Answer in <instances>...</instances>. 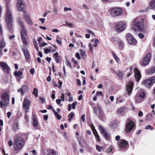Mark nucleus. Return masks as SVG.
<instances>
[{"label": "nucleus", "mask_w": 155, "mask_h": 155, "mask_svg": "<svg viewBox=\"0 0 155 155\" xmlns=\"http://www.w3.org/2000/svg\"><path fill=\"white\" fill-rule=\"evenodd\" d=\"M5 20L8 29L11 32L14 28L13 20L11 8L8 5H7L6 10Z\"/></svg>", "instance_id": "nucleus-1"}, {"label": "nucleus", "mask_w": 155, "mask_h": 155, "mask_svg": "<svg viewBox=\"0 0 155 155\" xmlns=\"http://www.w3.org/2000/svg\"><path fill=\"white\" fill-rule=\"evenodd\" d=\"M18 23L21 27V37L23 44L25 45H27L28 43L27 40L28 38V34L25 29V26L20 18L18 19Z\"/></svg>", "instance_id": "nucleus-2"}, {"label": "nucleus", "mask_w": 155, "mask_h": 155, "mask_svg": "<svg viewBox=\"0 0 155 155\" xmlns=\"http://www.w3.org/2000/svg\"><path fill=\"white\" fill-rule=\"evenodd\" d=\"M25 143L24 140L18 137L15 138L14 140V147L15 150H18L21 149Z\"/></svg>", "instance_id": "nucleus-3"}, {"label": "nucleus", "mask_w": 155, "mask_h": 155, "mask_svg": "<svg viewBox=\"0 0 155 155\" xmlns=\"http://www.w3.org/2000/svg\"><path fill=\"white\" fill-rule=\"evenodd\" d=\"M111 15L114 17H117L121 15L123 13L121 8L115 7L110 8V10Z\"/></svg>", "instance_id": "nucleus-4"}, {"label": "nucleus", "mask_w": 155, "mask_h": 155, "mask_svg": "<svg viewBox=\"0 0 155 155\" xmlns=\"http://www.w3.org/2000/svg\"><path fill=\"white\" fill-rule=\"evenodd\" d=\"M155 83V77H152L143 81L142 84L147 88H150Z\"/></svg>", "instance_id": "nucleus-5"}, {"label": "nucleus", "mask_w": 155, "mask_h": 155, "mask_svg": "<svg viewBox=\"0 0 155 155\" xmlns=\"http://www.w3.org/2000/svg\"><path fill=\"white\" fill-rule=\"evenodd\" d=\"M133 23L136 27L133 28L135 31H142L143 30L144 25L142 21H137V18H136L134 20Z\"/></svg>", "instance_id": "nucleus-6"}, {"label": "nucleus", "mask_w": 155, "mask_h": 155, "mask_svg": "<svg viewBox=\"0 0 155 155\" xmlns=\"http://www.w3.org/2000/svg\"><path fill=\"white\" fill-rule=\"evenodd\" d=\"M126 38L129 43L131 45H135L137 43V40L130 33L127 34Z\"/></svg>", "instance_id": "nucleus-7"}, {"label": "nucleus", "mask_w": 155, "mask_h": 155, "mask_svg": "<svg viewBox=\"0 0 155 155\" xmlns=\"http://www.w3.org/2000/svg\"><path fill=\"white\" fill-rule=\"evenodd\" d=\"M25 4L21 0H18L17 2L16 8L19 11H22L25 8Z\"/></svg>", "instance_id": "nucleus-8"}, {"label": "nucleus", "mask_w": 155, "mask_h": 155, "mask_svg": "<svg viewBox=\"0 0 155 155\" xmlns=\"http://www.w3.org/2000/svg\"><path fill=\"white\" fill-rule=\"evenodd\" d=\"M126 28V25L122 21L119 22L116 26V28L118 31L124 30Z\"/></svg>", "instance_id": "nucleus-9"}, {"label": "nucleus", "mask_w": 155, "mask_h": 155, "mask_svg": "<svg viewBox=\"0 0 155 155\" xmlns=\"http://www.w3.org/2000/svg\"><path fill=\"white\" fill-rule=\"evenodd\" d=\"M151 56L150 53H149L147 54L144 58L141 65L143 66L147 65L150 61Z\"/></svg>", "instance_id": "nucleus-10"}, {"label": "nucleus", "mask_w": 155, "mask_h": 155, "mask_svg": "<svg viewBox=\"0 0 155 155\" xmlns=\"http://www.w3.org/2000/svg\"><path fill=\"white\" fill-rule=\"evenodd\" d=\"M23 19L29 25L32 26L33 22L27 12H25L23 15Z\"/></svg>", "instance_id": "nucleus-11"}, {"label": "nucleus", "mask_w": 155, "mask_h": 155, "mask_svg": "<svg viewBox=\"0 0 155 155\" xmlns=\"http://www.w3.org/2000/svg\"><path fill=\"white\" fill-rule=\"evenodd\" d=\"M134 123L131 120H130L127 123L125 128V131L127 133L130 132L133 128Z\"/></svg>", "instance_id": "nucleus-12"}, {"label": "nucleus", "mask_w": 155, "mask_h": 155, "mask_svg": "<svg viewBox=\"0 0 155 155\" xmlns=\"http://www.w3.org/2000/svg\"><path fill=\"white\" fill-rule=\"evenodd\" d=\"M77 140L79 143V145L81 147L85 148L87 147L88 143L86 140L82 137L78 138Z\"/></svg>", "instance_id": "nucleus-13"}, {"label": "nucleus", "mask_w": 155, "mask_h": 155, "mask_svg": "<svg viewBox=\"0 0 155 155\" xmlns=\"http://www.w3.org/2000/svg\"><path fill=\"white\" fill-rule=\"evenodd\" d=\"M133 87V84L132 81H130L127 85L126 90L128 96H130L132 93Z\"/></svg>", "instance_id": "nucleus-14"}, {"label": "nucleus", "mask_w": 155, "mask_h": 155, "mask_svg": "<svg viewBox=\"0 0 155 155\" xmlns=\"http://www.w3.org/2000/svg\"><path fill=\"white\" fill-rule=\"evenodd\" d=\"M0 65L2 69L5 73L7 74L9 73L10 69L9 67L7 64L2 62L0 63Z\"/></svg>", "instance_id": "nucleus-15"}, {"label": "nucleus", "mask_w": 155, "mask_h": 155, "mask_svg": "<svg viewBox=\"0 0 155 155\" xmlns=\"http://www.w3.org/2000/svg\"><path fill=\"white\" fill-rule=\"evenodd\" d=\"M21 49L27 61H28L30 58V54L27 49L25 46H22Z\"/></svg>", "instance_id": "nucleus-16"}, {"label": "nucleus", "mask_w": 155, "mask_h": 155, "mask_svg": "<svg viewBox=\"0 0 155 155\" xmlns=\"http://www.w3.org/2000/svg\"><path fill=\"white\" fill-rule=\"evenodd\" d=\"M98 129L101 132V134L104 137L106 140H108L109 137V135L108 134L106 131L102 127L99 126Z\"/></svg>", "instance_id": "nucleus-17"}, {"label": "nucleus", "mask_w": 155, "mask_h": 155, "mask_svg": "<svg viewBox=\"0 0 155 155\" xmlns=\"http://www.w3.org/2000/svg\"><path fill=\"white\" fill-rule=\"evenodd\" d=\"M2 101H0V106L1 108L3 107V106H7L9 104V99L8 97H2Z\"/></svg>", "instance_id": "nucleus-18"}, {"label": "nucleus", "mask_w": 155, "mask_h": 155, "mask_svg": "<svg viewBox=\"0 0 155 155\" xmlns=\"http://www.w3.org/2000/svg\"><path fill=\"white\" fill-rule=\"evenodd\" d=\"M118 144L119 147L121 149H124L127 147V143L124 140H120V142H118Z\"/></svg>", "instance_id": "nucleus-19"}, {"label": "nucleus", "mask_w": 155, "mask_h": 155, "mask_svg": "<svg viewBox=\"0 0 155 155\" xmlns=\"http://www.w3.org/2000/svg\"><path fill=\"white\" fill-rule=\"evenodd\" d=\"M135 72V77L137 81H138L141 78V74L139 70L137 68L134 69Z\"/></svg>", "instance_id": "nucleus-20"}, {"label": "nucleus", "mask_w": 155, "mask_h": 155, "mask_svg": "<svg viewBox=\"0 0 155 155\" xmlns=\"http://www.w3.org/2000/svg\"><path fill=\"white\" fill-rule=\"evenodd\" d=\"M30 101L27 98H25L23 102V106L24 109H28L30 105Z\"/></svg>", "instance_id": "nucleus-21"}, {"label": "nucleus", "mask_w": 155, "mask_h": 155, "mask_svg": "<svg viewBox=\"0 0 155 155\" xmlns=\"http://www.w3.org/2000/svg\"><path fill=\"white\" fill-rule=\"evenodd\" d=\"M31 118L33 120L32 124L34 127H35L36 129H38L37 126L38 125V124L36 119L35 116L34 114H33Z\"/></svg>", "instance_id": "nucleus-22"}, {"label": "nucleus", "mask_w": 155, "mask_h": 155, "mask_svg": "<svg viewBox=\"0 0 155 155\" xmlns=\"http://www.w3.org/2000/svg\"><path fill=\"white\" fill-rule=\"evenodd\" d=\"M94 112L98 115L102 114V112L101 111V107L99 105H97V107L94 108Z\"/></svg>", "instance_id": "nucleus-23"}, {"label": "nucleus", "mask_w": 155, "mask_h": 155, "mask_svg": "<svg viewBox=\"0 0 155 155\" xmlns=\"http://www.w3.org/2000/svg\"><path fill=\"white\" fill-rule=\"evenodd\" d=\"M29 89L28 86H22L21 88L18 90V91L19 92H21L22 94H23L25 91H27Z\"/></svg>", "instance_id": "nucleus-24"}, {"label": "nucleus", "mask_w": 155, "mask_h": 155, "mask_svg": "<svg viewBox=\"0 0 155 155\" xmlns=\"http://www.w3.org/2000/svg\"><path fill=\"white\" fill-rule=\"evenodd\" d=\"M77 104V103L76 101H74L73 102V103L71 105V104H69L68 105V110L69 111H71V107L74 110L75 109L76 107L75 106Z\"/></svg>", "instance_id": "nucleus-25"}, {"label": "nucleus", "mask_w": 155, "mask_h": 155, "mask_svg": "<svg viewBox=\"0 0 155 155\" xmlns=\"http://www.w3.org/2000/svg\"><path fill=\"white\" fill-rule=\"evenodd\" d=\"M126 108V107L124 106L118 109L117 111V113L119 114H121L124 112Z\"/></svg>", "instance_id": "nucleus-26"}, {"label": "nucleus", "mask_w": 155, "mask_h": 155, "mask_svg": "<svg viewBox=\"0 0 155 155\" xmlns=\"http://www.w3.org/2000/svg\"><path fill=\"white\" fill-rule=\"evenodd\" d=\"M56 151L54 150L50 149L47 151L46 155H56Z\"/></svg>", "instance_id": "nucleus-27"}, {"label": "nucleus", "mask_w": 155, "mask_h": 155, "mask_svg": "<svg viewBox=\"0 0 155 155\" xmlns=\"http://www.w3.org/2000/svg\"><path fill=\"white\" fill-rule=\"evenodd\" d=\"M80 51L81 57L84 60H85L87 57V56L86 53V51H84L81 49H80Z\"/></svg>", "instance_id": "nucleus-28"}, {"label": "nucleus", "mask_w": 155, "mask_h": 155, "mask_svg": "<svg viewBox=\"0 0 155 155\" xmlns=\"http://www.w3.org/2000/svg\"><path fill=\"white\" fill-rule=\"evenodd\" d=\"M6 45V43L4 41L3 37H2L1 40L0 41V49H3Z\"/></svg>", "instance_id": "nucleus-29"}, {"label": "nucleus", "mask_w": 155, "mask_h": 155, "mask_svg": "<svg viewBox=\"0 0 155 155\" xmlns=\"http://www.w3.org/2000/svg\"><path fill=\"white\" fill-rule=\"evenodd\" d=\"M149 4L150 9L155 10V0L151 1L149 2Z\"/></svg>", "instance_id": "nucleus-30"}, {"label": "nucleus", "mask_w": 155, "mask_h": 155, "mask_svg": "<svg viewBox=\"0 0 155 155\" xmlns=\"http://www.w3.org/2000/svg\"><path fill=\"white\" fill-rule=\"evenodd\" d=\"M23 72L22 71H16L14 73V75L16 77H20L22 76Z\"/></svg>", "instance_id": "nucleus-31"}, {"label": "nucleus", "mask_w": 155, "mask_h": 155, "mask_svg": "<svg viewBox=\"0 0 155 155\" xmlns=\"http://www.w3.org/2000/svg\"><path fill=\"white\" fill-rule=\"evenodd\" d=\"M54 57L56 62L57 63H59V56H58V52H55L54 54Z\"/></svg>", "instance_id": "nucleus-32"}, {"label": "nucleus", "mask_w": 155, "mask_h": 155, "mask_svg": "<svg viewBox=\"0 0 155 155\" xmlns=\"http://www.w3.org/2000/svg\"><path fill=\"white\" fill-rule=\"evenodd\" d=\"M153 115L152 114H148L146 116V120L148 121H150L153 119Z\"/></svg>", "instance_id": "nucleus-33"}, {"label": "nucleus", "mask_w": 155, "mask_h": 155, "mask_svg": "<svg viewBox=\"0 0 155 155\" xmlns=\"http://www.w3.org/2000/svg\"><path fill=\"white\" fill-rule=\"evenodd\" d=\"M97 100V97H90L89 99V104H90L93 105L94 103L93 101H95Z\"/></svg>", "instance_id": "nucleus-34"}, {"label": "nucleus", "mask_w": 155, "mask_h": 155, "mask_svg": "<svg viewBox=\"0 0 155 155\" xmlns=\"http://www.w3.org/2000/svg\"><path fill=\"white\" fill-rule=\"evenodd\" d=\"M94 134L95 135L96 138L97 139V141H98V142H100L101 140V139L100 138L99 135H98V134L97 133V131H95L94 132Z\"/></svg>", "instance_id": "nucleus-35"}, {"label": "nucleus", "mask_w": 155, "mask_h": 155, "mask_svg": "<svg viewBox=\"0 0 155 155\" xmlns=\"http://www.w3.org/2000/svg\"><path fill=\"white\" fill-rule=\"evenodd\" d=\"M155 72V67H153L150 69L148 73L150 74H152Z\"/></svg>", "instance_id": "nucleus-36"}, {"label": "nucleus", "mask_w": 155, "mask_h": 155, "mask_svg": "<svg viewBox=\"0 0 155 155\" xmlns=\"http://www.w3.org/2000/svg\"><path fill=\"white\" fill-rule=\"evenodd\" d=\"M117 75V76L121 79L123 78L124 76V73L120 71H118Z\"/></svg>", "instance_id": "nucleus-37"}, {"label": "nucleus", "mask_w": 155, "mask_h": 155, "mask_svg": "<svg viewBox=\"0 0 155 155\" xmlns=\"http://www.w3.org/2000/svg\"><path fill=\"white\" fill-rule=\"evenodd\" d=\"M124 99L122 98V97H117V99L116 103L117 104L120 103L122 102Z\"/></svg>", "instance_id": "nucleus-38"}, {"label": "nucleus", "mask_w": 155, "mask_h": 155, "mask_svg": "<svg viewBox=\"0 0 155 155\" xmlns=\"http://www.w3.org/2000/svg\"><path fill=\"white\" fill-rule=\"evenodd\" d=\"M143 97H137L136 99V101L137 103H139L143 101Z\"/></svg>", "instance_id": "nucleus-39"}, {"label": "nucleus", "mask_w": 155, "mask_h": 155, "mask_svg": "<svg viewBox=\"0 0 155 155\" xmlns=\"http://www.w3.org/2000/svg\"><path fill=\"white\" fill-rule=\"evenodd\" d=\"M109 125L111 127L114 128L116 124L114 121H112L109 124Z\"/></svg>", "instance_id": "nucleus-40"}, {"label": "nucleus", "mask_w": 155, "mask_h": 155, "mask_svg": "<svg viewBox=\"0 0 155 155\" xmlns=\"http://www.w3.org/2000/svg\"><path fill=\"white\" fill-rule=\"evenodd\" d=\"M54 114L55 117L58 120H60L61 119V116L57 112L55 113Z\"/></svg>", "instance_id": "nucleus-41"}, {"label": "nucleus", "mask_w": 155, "mask_h": 155, "mask_svg": "<svg viewBox=\"0 0 155 155\" xmlns=\"http://www.w3.org/2000/svg\"><path fill=\"white\" fill-rule=\"evenodd\" d=\"M33 94L34 95H35V96L36 97H37L38 96V90L36 88H34V90L33 91Z\"/></svg>", "instance_id": "nucleus-42"}, {"label": "nucleus", "mask_w": 155, "mask_h": 155, "mask_svg": "<svg viewBox=\"0 0 155 155\" xmlns=\"http://www.w3.org/2000/svg\"><path fill=\"white\" fill-rule=\"evenodd\" d=\"M99 41L98 39H96L95 40L94 44L93 45V46L94 47H96L97 46V44H99Z\"/></svg>", "instance_id": "nucleus-43"}, {"label": "nucleus", "mask_w": 155, "mask_h": 155, "mask_svg": "<svg viewBox=\"0 0 155 155\" xmlns=\"http://www.w3.org/2000/svg\"><path fill=\"white\" fill-rule=\"evenodd\" d=\"M88 47L89 49V50L91 53H92L93 51V48L92 47V45L91 44H90L88 45Z\"/></svg>", "instance_id": "nucleus-44"}, {"label": "nucleus", "mask_w": 155, "mask_h": 155, "mask_svg": "<svg viewBox=\"0 0 155 155\" xmlns=\"http://www.w3.org/2000/svg\"><path fill=\"white\" fill-rule=\"evenodd\" d=\"M96 147L97 150L99 152H101V149L103 148V147H100L98 145H96Z\"/></svg>", "instance_id": "nucleus-45"}, {"label": "nucleus", "mask_w": 155, "mask_h": 155, "mask_svg": "<svg viewBox=\"0 0 155 155\" xmlns=\"http://www.w3.org/2000/svg\"><path fill=\"white\" fill-rule=\"evenodd\" d=\"M118 45L120 48H122L124 46V43L122 41H120L119 42H118Z\"/></svg>", "instance_id": "nucleus-46"}, {"label": "nucleus", "mask_w": 155, "mask_h": 155, "mask_svg": "<svg viewBox=\"0 0 155 155\" xmlns=\"http://www.w3.org/2000/svg\"><path fill=\"white\" fill-rule=\"evenodd\" d=\"M44 50L45 54L50 53L51 51V50L50 49H48L47 48H45Z\"/></svg>", "instance_id": "nucleus-47"}, {"label": "nucleus", "mask_w": 155, "mask_h": 155, "mask_svg": "<svg viewBox=\"0 0 155 155\" xmlns=\"http://www.w3.org/2000/svg\"><path fill=\"white\" fill-rule=\"evenodd\" d=\"M66 64L69 67L71 68H72V66L71 63L67 59L66 60Z\"/></svg>", "instance_id": "nucleus-48"}, {"label": "nucleus", "mask_w": 155, "mask_h": 155, "mask_svg": "<svg viewBox=\"0 0 155 155\" xmlns=\"http://www.w3.org/2000/svg\"><path fill=\"white\" fill-rule=\"evenodd\" d=\"M61 100L59 99H57L56 100V103L58 104L59 106H61L62 105V104L61 103Z\"/></svg>", "instance_id": "nucleus-49"}, {"label": "nucleus", "mask_w": 155, "mask_h": 155, "mask_svg": "<svg viewBox=\"0 0 155 155\" xmlns=\"http://www.w3.org/2000/svg\"><path fill=\"white\" fill-rule=\"evenodd\" d=\"M145 129L147 130L150 129V130H153V127H151V125H147Z\"/></svg>", "instance_id": "nucleus-50"}, {"label": "nucleus", "mask_w": 155, "mask_h": 155, "mask_svg": "<svg viewBox=\"0 0 155 155\" xmlns=\"http://www.w3.org/2000/svg\"><path fill=\"white\" fill-rule=\"evenodd\" d=\"M9 96L8 94L6 92L2 93L1 97H8Z\"/></svg>", "instance_id": "nucleus-51"}, {"label": "nucleus", "mask_w": 155, "mask_h": 155, "mask_svg": "<svg viewBox=\"0 0 155 155\" xmlns=\"http://www.w3.org/2000/svg\"><path fill=\"white\" fill-rule=\"evenodd\" d=\"M103 93L101 91H97L96 93V95L95 97L97 96H102Z\"/></svg>", "instance_id": "nucleus-52"}, {"label": "nucleus", "mask_w": 155, "mask_h": 155, "mask_svg": "<svg viewBox=\"0 0 155 155\" xmlns=\"http://www.w3.org/2000/svg\"><path fill=\"white\" fill-rule=\"evenodd\" d=\"M53 11L54 14L55 15H57L58 13V9L56 8H53Z\"/></svg>", "instance_id": "nucleus-53"}, {"label": "nucleus", "mask_w": 155, "mask_h": 155, "mask_svg": "<svg viewBox=\"0 0 155 155\" xmlns=\"http://www.w3.org/2000/svg\"><path fill=\"white\" fill-rule=\"evenodd\" d=\"M45 100V99L44 97H39V100L40 102L42 103L44 102Z\"/></svg>", "instance_id": "nucleus-54"}, {"label": "nucleus", "mask_w": 155, "mask_h": 155, "mask_svg": "<svg viewBox=\"0 0 155 155\" xmlns=\"http://www.w3.org/2000/svg\"><path fill=\"white\" fill-rule=\"evenodd\" d=\"M71 10L72 9L70 8L64 7V11L65 12H67L68 11H71Z\"/></svg>", "instance_id": "nucleus-55"}, {"label": "nucleus", "mask_w": 155, "mask_h": 155, "mask_svg": "<svg viewBox=\"0 0 155 155\" xmlns=\"http://www.w3.org/2000/svg\"><path fill=\"white\" fill-rule=\"evenodd\" d=\"M90 127L91 128V129L93 131V133H94V131H96L94 127L93 124H91Z\"/></svg>", "instance_id": "nucleus-56"}, {"label": "nucleus", "mask_w": 155, "mask_h": 155, "mask_svg": "<svg viewBox=\"0 0 155 155\" xmlns=\"http://www.w3.org/2000/svg\"><path fill=\"white\" fill-rule=\"evenodd\" d=\"M112 150H113V147L112 146H111L107 150V153H110L112 152Z\"/></svg>", "instance_id": "nucleus-57"}, {"label": "nucleus", "mask_w": 155, "mask_h": 155, "mask_svg": "<svg viewBox=\"0 0 155 155\" xmlns=\"http://www.w3.org/2000/svg\"><path fill=\"white\" fill-rule=\"evenodd\" d=\"M66 22L67 25L71 27H74V25L73 24H71L70 22H68L67 21Z\"/></svg>", "instance_id": "nucleus-58"}, {"label": "nucleus", "mask_w": 155, "mask_h": 155, "mask_svg": "<svg viewBox=\"0 0 155 155\" xmlns=\"http://www.w3.org/2000/svg\"><path fill=\"white\" fill-rule=\"evenodd\" d=\"M24 118H25V121H26V122L28 123L29 121V120L28 117V116L26 114L25 115V116Z\"/></svg>", "instance_id": "nucleus-59"}, {"label": "nucleus", "mask_w": 155, "mask_h": 155, "mask_svg": "<svg viewBox=\"0 0 155 155\" xmlns=\"http://www.w3.org/2000/svg\"><path fill=\"white\" fill-rule=\"evenodd\" d=\"M113 54L114 57V58L117 61L119 60V58L115 53H113Z\"/></svg>", "instance_id": "nucleus-60"}, {"label": "nucleus", "mask_w": 155, "mask_h": 155, "mask_svg": "<svg viewBox=\"0 0 155 155\" xmlns=\"http://www.w3.org/2000/svg\"><path fill=\"white\" fill-rule=\"evenodd\" d=\"M87 31L88 33H90V34H91L93 36H95V35H94V33L93 32H92L91 30H89L88 29H87Z\"/></svg>", "instance_id": "nucleus-61"}, {"label": "nucleus", "mask_w": 155, "mask_h": 155, "mask_svg": "<svg viewBox=\"0 0 155 155\" xmlns=\"http://www.w3.org/2000/svg\"><path fill=\"white\" fill-rule=\"evenodd\" d=\"M81 120H82V121L84 122L85 121V114H83L81 117Z\"/></svg>", "instance_id": "nucleus-62"}, {"label": "nucleus", "mask_w": 155, "mask_h": 155, "mask_svg": "<svg viewBox=\"0 0 155 155\" xmlns=\"http://www.w3.org/2000/svg\"><path fill=\"white\" fill-rule=\"evenodd\" d=\"M8 144L9 146L11 147L13 145V142L12 140H9L8 142Z\"/></svg>", "instance_id": "nucleus-63"}, {"label": "nucleus", "mask_w": 155, "mask_h": 155, "mask_svg": "<svg viewBox=\"0 0 155 155\" xmlns=\"http://www.w3.org/2000/svg\"><path fill=\"white\" fill-rule=\"evenodd\" d=\"M75 56L77 59L79 60H80L81 59L80 54L78 53L77 52L76 53Z\"/></svg>", "instance_id": "nucleus-64"}]
</instances>
